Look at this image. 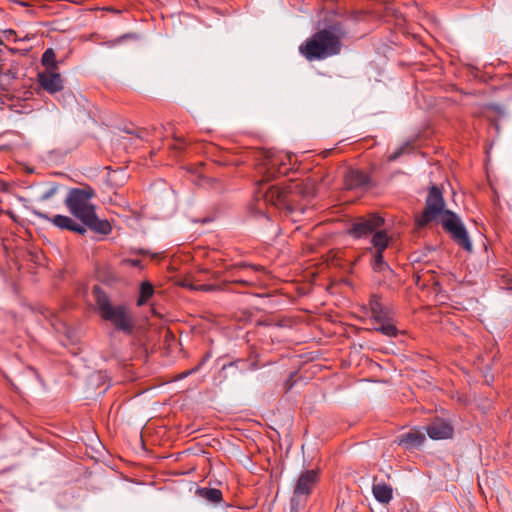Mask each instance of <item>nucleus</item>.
<instances>
[{"label":"nucleus","instance_id":"f704fd0d","mask_svg":"<svg viewBox=\"0 0 512 512\" xmlns=\"http://www.w3.org/2000/svg\"><path fill=\"white\" fill-rule=\"evenodd\" d=\"M138 262H139L138 260H135V261H133V264H134V265H137V264H138Z\"/></svg>","mask_w":512,"mask_h":512},{"label":"nucleus","instance_id":"b1692460","mask_svg":"<svg viewBox=\"0 0 512 512\" xmlns=\"http://www.w3.org/2000/svg\"><path fill=\"white\" fill-rule=\"evenodd\" d=\"M154 293V288L149 282H143L140 286V297L137 301L138 306H142L146 303L147 299L150 298Z\"/></svg>","mask_w":512,"mask_h":512},{"label":"nucleus","instance_id":"a878e982","mask_svg":"<svg viewBox=\"0 0 512 512\" xmlns=\"http://www.w3.org/2000/svg\"><path fill=\"white\" fill-rule=\"evenodd\" d=\"M195 290L210 292V291L220 290V287L217 285H212V284H200L197 287H195Z\"/></svg>","mask_w":512,"mask_h":512},{"label":"nucleus","instance_id":"2eb2a0df","mask_svg":"<svg viewBox=\"0 0 512 512\" xmlns=\"http://www.w3.org/2000/svg\"><path fill=\"white\" fill-rule=\"evenodd\" d=\"M372 493L375 499L382 504H388L393 497L392 487L384 482L374 483Z\"/></svg>","mask_w":512,"mask_h":512},{"label":"nucleus","instance_id":"a211bd4d","mask_svg":"<svg viewBox=\"0 0 512 512\" xmlns=\"http://www.w3.org/2000/svg\"><path fill=\"white\" fill-rule=\"evenodd\" d=\"M370 309L373 321H384V319L391 318L389 310L380 303L377 297L371 299Z\"/></svg>","mask_w":512,"mask_h":512},{"label":"nucleus","instance_id":"1a4fd4ad","mask_svg":"<svg viewBox=\"0 0 512 512\" xmlns=\"http://www.w3.org/2000/svg\"><path fill=\"white\" fill-rule=\"evenodd\" d=\"M38 83L49 94L60 92L64 88V82L60 73L54 70H45L38 73Z\"/></svg>","mask_w":512,"mask_h":512},{"label":"nucleus","instance_id":"c85d7f7f","mask_svg":"<svg viewBox=\"0 0 512 512\" xmlns=\"http://www.w3.org/2000/svg\"><path fill=\"white\" fill-rule=\"evenodd\" d=\"M403 150L404 148H399L398 150H396L394 153H392L390 156H389V161H394L396 160L402 153H403Z\"/></svg>","mask_w":512,"mask_h":512},{"label":"nucleus","instance_id":"72a5a7b5","mask_svg":"<svg viewBox=\"0 0 512 512\" xmlns=\"http://www.w3.org/2000/svg\"><path fill=\"white\" fill-rule=\"evenodd\" d=\"M10 35H15V32L13 30H8L7 31Z\"/></svg>","mask_w":512,"mask_h":512},{"label":"nucleus","instance_id":"bb28decb","mask_svg":"<svg viewBox=\"0 0 512 512\" xmlns=\"http://www.w3.org/2000/svg\"><path fill=\"white\" fill-rule=\"evenodd\" d=\"M57 191V188L54 186V187H51L50 189H48L46 192H44L41 196H40V200L41 201H46L48 199H50Z\"/></svg>","mask_w":512,"mask_h":512},{"label":"nucleus","instance_id":"39448f33","mask_svg":"<svg viewBox=\"0 0 512 512\" xmlns=\"http://www.w3.org/2000/svg\"><path fill=\"white\" fill-rule=\"evenodd\" d=\"M318 480L316 470L303 471L294 486L293 496L291 498V512H298L304 508L308 496Z\"/></svg>","mask_w":512,"mask_h":512},{"label":"nucleus","instance_id":"dca6fc26","mask_svg":"<svg viewBox=\"0 0 512 512\" xmlns=\"http://www.w3.org/2000/svg\"><path fill=\"white\" fill-rule=\"evenodd\" d=\"M424 441L425 435L418 430H412L398 438V443L400 445H405L406 447H418Z\"/></svg>","mask_w":512,"mask_h":512},{"label":"nucleus","instance_id":"9d476101","mask_svg":"<svg viewBox=\"0 0 512 512\" xmlns=\"http://www.w3.org/2000/svg\"><path fill=\"white\" fill-rule=\"evenodd\" d=\"M34 214L39 218L52 222L59 229H66L72 232H76L78 234H84L86 232V228L83 223L82 225L78 224L68 216L55 215L53 217H49L47 214L36 210L34 211Z\"/></svg>","mask_w":512,"mask_h":512},{"label":"nucleus","instance_id":"423d86ee","mask_svg":"<svg viewBox=\"0 0 512 512\" xmlns=\"http://www.w3.org/2000/svg\"><path fill=\"white\" fill-rule=\"evenodd\" d=\"M443 229L448 232L454 242L464 250L472 251V242L460 217L453 211H445L441 219Z\"/></svg>","mask_w":512,"mask_h":512},{"label":"nucleus","instance_id":"6ab92c4d","mask_svg":"<svg viewBox=\"0 0 512 512\" xmlns=\"http://www.w3.org/2000/svg\"><path fill=\"white\" fill-rule=\"evenodd\" d=\"M242 268H246V265L245 264H238V265H235V266H231L229 269H227V272L230 273V277H232V279L228 280L226 282L227 283H236V284H241V285H247V286L256 284L258 279L256 277H253V276L247 275L245 277L236 278L235 271L238 270V269H242Z\"/></svg>","mask_w":512,"mask_h":512},{"label":"nucleus","instance_id":"4468645a","mask_svg":"<svg viewBox=\"0 0 512 512\" xmlns=\"http://www.w3.org/2000/svg\"><path fill=\"white\" fill-rule=\"evenodd\" d=\"M369 183V177L362 171L350 170L345 175V187L347 189H355L365 187Z\"/></svg>","mask_w":512,"mask_h":512},{"label":"nucleus","instance_id":"393cba45","mask_svg":"<svg viewBox=\"0 0 512 512\" xmlns=\"http://www.w3.org/2000/svg\"><path fill=\"white\" fill-rule=\"evenodd\" d=\"M136 38V36L134 34H131V33H127V34H124L120 37H117L116 39L114 40H111V41H108L106 42L105 44L109 47V48H113L117 45H120L124 40L126 39H134Z\"/></svg>","mask_w":512,"mask_h":512},{"label":"nucleus","instance_id":"5701e85b","mask_svg":"<svg viewBox=\"0 0 512 512\" xmlns=\"http://www.w3.org/2000/svg\"><path fill=\"white\" fill-rule=\"evenodd\" d=\"M41 62L43 66L49 69H56V54L52 48H48L42 55Z\"/></svg>","mask_w":512,"mask_h":512},{"label":"nucleus","instance_id":"4be33fe9","mask_svg":"<svg viewBox=\"0 0 512 512\" xmlns=\"http://www.w3.org/2000/svg\"><path fill=\"white\" fill-rule=\"evenodd\" d=\"M383 252L384 251H375L374 259H373V262H372V268H373V270L375 272H388V273H392L391 268L384 261Z\"/></svg>","mask_w":512,"mask_h":512},{"label":"nucleus","instance_id":"6e6552de","mask_svg":"<svg viewBox=\"0 0 512 512\" xmlns=\"http://www.w3.org/2000/svg\"><path fill=\"white\" fill-rule=\"evenodd\" d=\"M383 224L384 219L376 214L358 217L352 223L348 233L354 238H364L374 233Z\"/></svg>","mask_w":512,"mask_h":512},{"label":"nucleus","instance_id":"f03ea898","mask_svg":"<svg viewBox=\"0 0 512 512\" xmlns=\"http://www.w3.org/2000/svg\"><path fill=\"white\" fill-rule=\"evenodd\" d=\"M94 196V189L88 185L83 188H72L67 193L65 205L69 212L85 226L97 233L107 235L111 232V225L107 220H101L96 216L95 207L91 203Z\"/></svg>","mask_w":512,"mask_h":512},{"label":"nucleus","instance_id":"20e7f679","mask_svg":"<svg viewBox=\"0 0 512 512\" xmlns=\"http://www.w3.org/2000/svg\"><path fill=\"white\" fill-rule=\"evenodd\" d=\"M93 294L100 316L105 321H109L115 329L130 333L133 329V322L127 307L125 305H113L106 293L98 286L93 288Z\"/></svg>","mask_w":512,"mask_h":512},{"label":"nucleus","instance_id":"cd10ccee","mask_svg":"<svg viewBox=\"0 0 512 512\" xmlns=\"http://www.w3.org/2000/svg\"><path fill=\"white\" fill-rule=\"evenodd\" d=\"M486 107L490 110H493V111L499 113V114L503 113L502 107L498 104H488Z\"/></svg>","mask_w":512,"mask_h":512},{"label":"nucleus","instance_id":"aec40b11","mask_svg":"<svg viewBox=\"0 0 512 512\" xmlns=\"http://www.w3.org/2000/svg\"><path fill=\"white\" fill-rule=\"evenodd\" d=\"M374 323V330L387 337H396L399 333L391 318L384 319V321H374Z\"/></svg>","mask_w":512,"mask_h":512},{"label":"nucleus","instance_id":"0eeeda50","mask_svg":"<svg viewBox=\"0 0 512 512\" xmlns=\"http://www.w3.org/2000/svg\"><path fill=\"white\" fill-rule=\"evenodd\" d=\"M444 208L445 201L441 190L437 186L432 185L425 201V208L421 215L416 218V223L418 226L423 227L440 215L444 217V212L446 211Z\"/></svg>","mask_w":512,"mask_h":512},{"label":"nucleus","instance_id":"c9c22d12","mask_svg":"<svg viewBox=\"0 0 512 512\" xmlns=\"http://www.w3.org/2000/svg\"><path fill=\"white\" fill-rule=\"evenodd\" d=\"M511 289H512V287H511Z\"/></svg>","mask_w":512,"mask_h":512},{"label":"nucleus","instance_id":"473e14b6","mask_svg":"<svg viewBox=\"0 0 512 512\" xmlns=\"http://www.w3.org/2000/svg\"><path fill=\"white\" fill-rule=\"evenodd\" d=\"M252 269H253L255 272H256V271H260V270H262V268H261V267H255V266H253V267H252Z\"/></svg>","mask_w":512,"mask_h":512},{"label":"nucleus","instance_id":"f3484780","mask_svg":"<svg viewBox=\"0 0 512 512\" xmlns=\"http://www.w3.org/2000/svg\"><path fill=\"white\" fill-rule=\"evenodd\" d=\"M196 495L208 503L218 504L222 501V492L216 488L200 487L196 490Z\"/></svg>","mask_w":512,"mask_h":512},{"label":"nucleus","instance_id":"ddd939ff","mask_svg":"<svg viewBox=\"0 0 512 512\" xmlns=\"http://www.w3.org/2000/svg\"><path fill=\"white\" fill-rule=\"evenodd\" d=\"M286 160L291 161L290 155H274L268 154L263 165L269 174H274L277 171L279 174H285L289 168L286 167Z\"/></svg>","mask_w":512,"mask_h":512},{"label":"nucleus","instance_id":"412c9836","mask_svg":"<svg viewBox=\"0 0 512 512\" xmlns=\"http://www.w3.org/2000/svg\"><path fill=\"white\" fill-rule=\"evenodd\" d=\"M375 251H384L389 245V237L384 230L375 231L371 240Z\"/></svg>","mask_w":512,"mask_h":512},{"label":"nucleus","instance_id":"7ed1b4c3","mask_svg":"<svg viewBox=\"0 0 512 512\" xmlns=\"http://www.w3.org/2000/svg\"><path fill=\"white\" fill-rule=\"evenodd\" d=\"M343 37V29L332 25L313 34L299 50L308 61L324 60L341 52Z\"/></svg>","mask_w":512,"mask_h":512},{"label":"nucleus","instance_id":"2f4dec72","mask_svg":"<svg viewBox=\"0 0 512 512\" xmlns=\"http://www.w3.org/2000/svg\"><path fill=\"white\" fill-rule=\"evenodd\" d=\"M213 277H214L215 279H219V278L221 277L220 272H215V273L213 274Z\"/></svg>","mask_w":512,"mask_h":512},{"label":"nucleus","instance_id":"f257e3e1","mask_svg":"<svg viewBox=\"0 0 512 512\" xmlns=\"http://www.w3.org/2000/svg\"><path fill=\"white\" fill-rule=\"evenodd\" d=\"M316 194L315 181L306 179L301 182L291 181L287 185L275 184L266 187L261 181L256 191V197L278 209L284 210L286 215L291 216L293 222L299 221L298 214H303L305 206H297L300 200H308Z\"/></svg>","mask_w":512,"mask_h":512},{"label":"nucleus","instance_id":"f8f14e48","mask_svg":"<svg viewBox=\"0 0 512 512\" xmlns=\"http://www.w3.org/2000/svg\"><path fill=\"white\" fill-rule=\"evenodd\" d=\"M428 436L433 440H443L451 438L453 435V427L443 419H435L426 428Z\"/></svg>","mask_w":512,"mask_h":512},{"label":"nucleus","instance_id":"9b49d317","mask_svg":"<svg viewBox=\"0 0 512 512\" xmlns=\"http://www.w3.org/2000/svg\"><path fill=\"white\" fill-rule=\"evenodd\" d=\"M19 65L17 62L2 63L0 65V89L9 92L14 81L18 78Z\"/></svg>","mask_w":512,"mask_h":512},{"label":"nucleus","instance_id":"c756f323","mask_svg":"<svg viewBox=\"0 0 512 512\" xmlns=\"http://www.w3.org/2000/svg\"><path fill=\"white\" fill-rule=\"evenodd\" d=\"M183 286L186 287V288H189L190 290H195V287H197L198 285H195L189 281H185L183 283Z\"/></svg>","mask_w":512,"mask_h":512},{"label":"nucleus","instance_id":"7c9ffc66","mask_svg":"<svg viewBox=\"0 0 512 512\" xmlns=\"http://www.w3.org/2000/svg\"><path fill=\"white\" fill-rule=\"evenodd\" d=\"M198 368H199V366H197V367H195V368H193V369H191V370H189V371H187V372H184V373L181 375V378H184V377H186V376H188V375H190V374L194 373L195 371H197V370H198Z\"/></svg>","mask_w":512,"mask_h":512}]
</instances>
